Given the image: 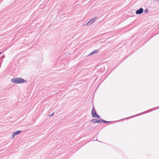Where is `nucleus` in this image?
Returning a JSON list of instances; mask_svg holds the SVG:
<instances>
[{
	"instance_id": "nucleus-1",
	"label": "nucleus",
	"mask_w": 159,
	"mask_h": 159,
	"mask_svg": "<svg viewBox=\"0 0 159 159\" xmlns=\"http://www.w3.org/2000/svg\"><path fill=\"white\" fill-rule=\"evenodd\" d=\"M11 81L14 84H20L27 82V81L21 78L15 77L11 80Z\"/></svg>"
},
{
	"instance_id": "nucleus-2",
	"label": "nucleus",
	"mask_w": 159,
	"mask_h": 159,
	"mask_svg": "<svg viewBox=\"0 0 159 159\" xmlns=\"http://www.w3.org/2000/svg\"><path fill=\"white\" fill-rule=\"evenodd\" d=\"M158 108H159V106H158V107H155L152 108V109H149V110H147V111H144V112H142V113H140L138 114H137V115H134L133 116H130V117H127V118H125L124 119H127V118H131L134 117V116H138V115H140L141 114H144V113H148V112H150V111H153L154 110H155V109H158Z\"/></svg>"
},
{
	"instance_id": "nucleus-3",
	"label": "nucleus",
	"mask_w": 159,
	"mask_h": 159,
	"mask_svg": "<svg viewBox=\"0 0 159 159\" xmlns=\"http://www.w3.org/2000/svg\"><path fill=\"white\" fill-rule=\"evenodd\" d=\"M91 115L92 117L93 118H97L98 119L100 118V116L99 115H98L95 109L93 106V107L91 111Z\"/></svg>"
},
{
	"instance_id": "nucleus-4",
	"label": "nucleus",
	"mask_w": 159,
	"mask_h": 159,
	"mask_svg": "<svg viewBox=\"0 0 159 159\" xmlns=\"http://www.w3.org/2000/svg\"><path fill=\"white\" fill-rule=\"evenodd\" d=\"M97 19V17L96 16L94 17L93 18L91 19L86 24V25H90L94 22H95Z\"/></svg>"
},
{
	"instance_id": "nucleus-5",
	"label": "nucleus",
	"mask_w": 159,
	"mask_h": 159,
	"mask_svg": "<svg viewBox=\"0 0 159 159\" xmlns=\"http://www.w3.org/2000/svg\"><path fill=\"white\" fill-rule=\"evenodd\" d=\"M21 130H17L13 132V134L11 135L12 139H14L15 136L21 133Z\"/></svg>"
},
{
	"instance_id": "nucleus-6",
	"label": "nucleus",
	"mask_w": 159,
	"mask_h": 159,
	"mask_svg": "<svg viewBox=\"0 0 159 159\" xmlns=\"http://www.w3.org/2000/svg\"><path fill=\"white\" fill-rule=\"evenodd\" d=\"M143 11V9L142 8H140L139 9L136 10L135 11V13L137 15H140L142 14Z\"/></svg>"
},
{
	"instance_id": "nucleus-7",
	"label": "nucleus",
	"mask_w": 159,
	"mask_h": 159,
	"mask_svg": "<svg viewBox=\"0 0 159 159\" xmlns=\"http://www.w3.org/2000/svg\"><path fill=\"white\" fill-rule=\"evenodd\" d=\"M99 51V50L98 49H97L94 50H93V51L92 52L90 53L89 54V55L91 56V55H93L94 54H95V53H98Z\"/></svg>"
},
{
	"instance_id": "nucleus-8",
	"label": "nucleus",
	"mask_w": 159,
	"mask_h": 159,
	"mask_svg": "<svg viewBox=\"0 0 159 159\" xmlns=\"http://www.w3.org/2000/svg\"><path fill=\"white\" fill-rule=\"evenodd\" d=\"M130 55H131V54H129L128 56L126 55V56H125V57H124V59H123V60H122V61H120L119 62V64H118V65H116V66L115 67V68H114L113 70L114 69H115V68H116L117 66H118L119 65V64H120L123 61H124V60H125V59H126V58L128 57L129 56H130Z\"/></svg>"
},
{
	"instance_id": "nucleus-9",
	"label": "nucleus",
	"mask_w": 159,
	"mask_h": 159,
	"mask_svg": "<svg viewBox=\"0 0 159 159\" xmlns=\"http://www.w3.org/2000/svg\"><path fill=\"white\" fill-rule=\"evenodd\" d=\"M103 120H104L102 119H101V120L97 119V123H103Z\"/></svg>"
},
{
	"instance_id": "nucleus-10",
	"label": "nucleus",
	"mask_w": 159,
	"mask_h": 159,
	"mask_svg": "<svg viewBox=\"0 0 159 159\" xmlns=\"http://www.w3.org/2000/svg\"><path fill=\"white\" fill-rule=\"evenodd\" d=\"M97 119H93L90 121L93 123H97Z\"/></svg>"
},
{
	"instance_id": "nucleus-11",
	"label": "nucleus",
	"mask_w": 159,
	"mask_h": 159,
	"mask_svg": "<svg viewBox=\"0 0 159 159\" xmlns=\"http://www.w3.org/2000/svg\"><path fill=\"white\" fill-rule=\"evenodd\" d=\"M103 123H109L111 122V121H107L106 120H103Z\"/></svg>"
},
{
	"instance_id": "nucleus-12",
	"label": "nucleus",
	"mask_w": 159,
	"mask_h": 159,
	"mask_svg": "<svg viewBox=\"0 0 159 159\" xmlns=\"http://www.w3.org/2000/svg\"><path fill=\"white\" fill-rule=\"evenodd\" d=\"M144 11L145 13H148L149 11V10L148 8H146L145 9Z\"/></svg>"
},
{
	"instance_id": "nucleus-13",
	"label": "nucleus",
	"mask_w": 159,
	"mask_h": 159,
	"mask_svg": "<svg viewBox=\"0 0 159 159\" xmlns=\"http://www.w3.org/2000/svg\"><path fill=\"white\" fill-rule=\"evenodd\" d=\"M4 57H5V56H4L3 55V56L1 57V58L2 59H3L4 58Z\"/></svg>"
},
{
	"instance_id": "nucleus-14",
	"label": "nucleus",
	"mask_w": 159,
	"mask_h": 159,
	"mask_svg": "<svg viewBox=\"0 0 159 159\" xmlns=\"http://www.w3.org/2000/svg\"><path fill=\"white\" fill-rule=\"evenodd\" d=\"M54 114V113H53L52 114H50V115H49V116H52Z\"/></svg>"
},
{
	"instance_id": "nucleus-15",
	"label": "nucleus",
	"mask_w": 159,
	"mask_h": 159,
	"mask_svg": "<svg viewBox=\"0 0 159 159\" xmlns=\"http://www.w3.org/2000/svg\"><path fill=\"white\" fill-rule=\"evenodd\" d=\"M2 52H0V54H1Z\"/></svg>"
}]
</instances>
